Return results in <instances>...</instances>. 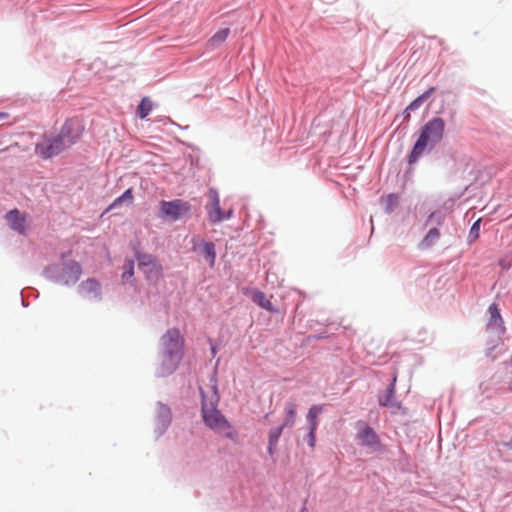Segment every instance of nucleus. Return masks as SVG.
<instances>
[{
  "label": "nucleus",
  "mask_w": 512,
  "mask_h": 512,
  "mask_svg": "<svg viewBox=\"0 0 512 512\" xmlns=\"http://www.w3.org/2000/svg\"><path fill=\"white\" fill-rule=\"evenodd\" d=\"M202 395V417L204 423L218 433H224L231 440L237 439V432L232 429L230 423L217 409L219 395L216 385H211L207 391L200 389Z\"/></svg>",
  "instance_id": "f257e3e1"
},
{
  "label": "nucleus",
  "mask_w": 512,
  "mask_h": 512,
  "mask_svg": "<svg viewBox=\"0 0 512 512\" xmlns=\"http://www.w3.org/2000/svg\"><path fill=\"white\" fill-rule=\"evenodd\" d=\"M444 130L445 122L442 118L435 117L429 120L423 126L420 136L409 154V163H415L427 147L433 148L438 144L443 139Z\"/></svg>",
  "instance_id": "f03ea898"
},
{
  "label": "nucleus",
  "mask_w": 512,
  "mask_h": 512,
  "mask_svg": "<svg viewBox=\"0 0 512 512\" xmlns=\"http://www.w3.org/2000/svg\"><path fill=\"white\" fill-rule=\"evenodd\" d=\"M69 145L65 143L61 134L44 135L42 140L36 144V152L43 158H51L58 155Z\"/></svg>",
  "instance_id": "7ed1b4c3"
},
{
  "label": "nucleus",
  "mask_w": 512,
  "mask_h": 512,
  "mask_svg": "<svg viewBox=\"0 0 512 512\" xmlns=\"http://www.w3.org/2000/svg\"><path fill=\"white\" fill-rule=\"evenodd\" d=\"M160 351L183 358L184 338L178 329H176V328L169 329L161 337Z\"/></svg>",
  "instance_id": "20e7f679"
},
{
  "label": "nucleus",
  "mask_w": 512,
  "mask_h": 512,
  "mask_svg": "<svg viewBox=\"0 0 512 512\" xmlns=\"http://www.w3.org/2000/svg\"><path fill=\"white\" fill-rule=\"evenodd\" d=\"M190 210L188 202L181 199L160 202V217L170 221H177Z\"/></svg>",
  "instance_id": "39448f33"
},
{
  "label": "nucleus",
  "mask_w": 512,
  "mask_h": 512,
  "mask_svg": "<svg viewBox=\"0 0 512 512\" xmlns=\"http://www.w3.org/2000/svg\"><path fill=\"white\" fill-rule=\"evenodd\" d=\"M356 438L361 446L367 447L371 451H376L380 448V439L376 432L364 422L357 423Z\"/></svg>",
  "instance_id": "423d86ee"
},
{
  "label": "nucleus",
  "mask_w": 512,
  "mask_h": 512,
  "mask_svg": "<svg viewBox=\"0 0 512 512\" xmlns=\"http://www.w3.org/2000/svg\"><path fill=\"white\" fill-rule=\"evenodd\" d=\"M83 131L84 125L82 121L77 118H71L64 123L60 130V134L65 140V143L70 147L80 139Z\"/></svg>",
  "instance_id": "0eeeda50"
},
{
  "label": "nucleus",
  "mask_w": 512,
  "mask_h": 512,
  "mask_svg": "<svg viewBox=\"0 0 512 512\" xmlns=\"http://www.w3.org/2000/svg\"><path fill=\"white\" fill-rule=\"evenodd\" d=\"M139 268L144 272L148 279H157L161 276L162 266L154 257L150 254H138L137 255Z\"/></svg>",
  "instance_id": "6e6552de"
},
{
  "label": "nucleus",
  "mask_w": 512,
  "mask_h": 512,
  "mask_svg": "<svg viewBox=\"0 0 512 512\" xmlns=\"http://www.w3.org/2000/svg\"><path fill=\"white\" fill-rule=\"evenodd\" d=\"M81 273L82 269L80 264L70 260L64 264L57 281L62 285L75 284L79 280Z\"/></svg>",
  "instance_id": "1a4fd4ad"
},
{
  "label": "nucleus",
  "mask_w": 512,
  "mask_h": 512,
  "mask_svg": "<svg viewBox=\"0 0 512 512\" xmlns=\"http://www.w3.org/2000/svg\"><path fill=\"white\" fill-rule=\"evenodd\" d=\"M182 358L172 354H167L160 351L159 363L156 368V373L160 377H165L172 374L178 367Z\"/></svg>",
  "instance_id": "9d476101"
},
{
  "label": "nucleus",
  "mask_w": 512,
  "mask_h": 512,
  "mask_svg": "<svg viewBox=\"0 0 512 512\" xmlns=\"http://www.w3.org/2000/svg\"><path fill=\"white\" fill-rule=\"evenodd\" d=\"M210 208L208 210V216L211 222L217 223L224 219H229L232 216V210L230 209L227 213H224L220 207V200L218 193L211 190L209 193Z\"/></svg>",
  "instance_id": "9b49d317"
},
{
  "label": "nucleus",
  "mask_w": 512,
  "mask_h": 512,
  "mask_svg": "<svg viewBox=\"0 0 512 512\" xmlns=\"http://www.w3.org/2000/svg\"><path fill=\"white\" fill-rule=\"evenodd\" d=\"M79 293L86 298L100 299L101 284L94 278H88L79 285Z\"/></svg>",
  "instance_id": "f8f14e48"
},
{
  "label": "nucleus",
  "mask_w": 512,
  "mask_h": 512,
  "mask_svg": "<svg viewBox=\"0 0 512 512\" xmlns=\"http://www.w3.org/2000/svg\"><path fill=\"white\" fill-rule=\"evenodd\" d=\"M322 412L320 406L314 405L310 408L307 418L309 422V433L307 435L308 445L313 449L315 446V432L318 426L317 417Z\"/></svg>",
  "instance_id": "ddd939ff"
},
{
  "label": "nucleus",
  "mask_w": 512,
  "mask_h": 512,
  "mask_svg": "<svg viewBox=\"0 0 512 512\" xmlns=\"http://www.w3.org/2000/svg\"><path fill=\"white\" fill-rule=\"evenodd\" d=\"M6 220L11 229L20 234H24L26 230V216L17 209L11 210L6 214Z\"/></svg>",
  "instance_id": "4468645a"
},
{
  "label": "nucleus",
  "mask_w": 512,
  "mask_h": 512,
  "mask_svg": "<svg viewBox=\"0 0 512 512\" xmlns=\"http://www.w3.org/2000/svg\"><path fill=\"white\" fill-rule=\"evenodd\" d=\"M488 313H489V321L487 324L488 327L493 330L502 332L504 330L503 319L500 315V310H499L497 304L492 303L488 308Z\"/></svg>",
  "instance_id": "2eb2a0df"
},
{
  "label": "nucleus",
  "mask_w": 512,
  "mask_h": 512,
  "mask_svg": "<svg viewBox=\"0 0 512 512\" xmlns=\"http://www.w3.org/2000/svg\"><path fill=\"white\" fill-rule=\"evenodd\" d=\"M251 299L258 304L261 308L272 311L273 307L271 305L270 300L266 297V295L259 290H251L249 293Z\"/></svg>",
  "instance_id": "dca6fc26"
},
{
  "label": "nucleus",
  "mask_w": 512,
  "mask_h": 512,
  "mask_svg": "<svg viewBox=\"0 0 512 512\" xmlns=\"http://www.w3.org/2000/svg\"><path fill=\"white\" fill-rule=\"evenodd\" d=\"M202 250L205 260L208 262L209 266L212 268L216 262V250L215 245L212 242H203Z\"/></svg>",
  "instance_id": "f3484780"
},
{
  "label": "nucleus",
  "mask_w": 512,
  "mask_h": 512,
  "mask_svg": "<svg viewBox=\"0 0 512 512\" xmlns=\"http://www.w3.org/2000/svg\"><path fill=\"white\" fill-rule=\"evenodd\" d=\"M133 199H134V196H133L132 189L129 188L121 196L116 198L112 202V204L108 207L107 210L115 209V208L119 207L120 205H122L123 203H127L128 205H131L133 203Z\"/></svg>",
  "instance_id": "a211bd4d"
},
{
  "label": "nucleus",
  "mask_w": 512,
  "mask_h": 512,
  "mask_svg": "<svg viewBox=\"0 0 512 512\" xmlns=\"http://www.w3.org/2000/svg\"><path fill=\"white\" fill-rule=\"evenodd\" d=\"M435 91L434 87H430L427 91H425L423 94L418 96L415 100H413L408 107L406 108V112L408 111H415L417 110L425 100H427L430 95Z\"/></svg>",
  "instance_id": "6ab92c4d"
},
{
  "label": "nucleus",
  "mask_w": 512,
  "mask_h": 512,
  "mask_svg": "<svg viewBox=\"0 0 512 512\" xmlns=\"http://www.w3.org/2000/svg\"><path fill=\"white\" fill-rule=\"evenodd\" d=\"M229 34H230V29L229 28H223V29L217 31L210 38V40L208 42L210 47L215 48V47L219 46L220 44H222L227 39Z\"/></svg>",
  "instance_id": "aec40b11"
},
{
  "label": "nucleus",
  "mask_w": 512,
  "mask_h": 512,
  "mask_svg": "<svg viewBox=\"0 0 512 512\" xmlns=\"http://www.w3.org/2000/svg\"><path fill=\"white\" fill-rule=\"evenodd\" d=\"M440 238V232L437 228H432L421 242L422 247L428 248L432 246Z\"/></svg>",
  "instance_id": "412c9836"
},
{
  "label": "nucleus",
  "mask_w": 512,
  "mask_h": 512,
  "mask_svg": "<svg viewBox=\"0 0 512 512\" xmlns=\"http://www.w3.org/2000/svg\"><path fill=\"white\" fill-rule=\"evenodd\" d=\"M151 110H152V102H151V100L149 98H147V97H144L141 100V102H140V104H139V106L137 108L138 116L141 119H143V118H145L146 116L149 115Z\"/></svg>",
  "instance_id": "4be33fe9"
},
{
  "label": "nucleus",
  "mask_w": 512,
  "mask_h": 512,
  "mask_svg": "<svg viewBox=\"0 0 512 512\" xmlns=\"http://www.w3.org/2000/svg\"><path fill=\"white\" fill-rule=\"evenodd\" d=\"M393 395H394V384H391L390 387L387 389L386 394L379 398L380 405L386 406V407L395 406L396 403L393 400Z\"/></svg>",
  "instance_id": "5701e85b"
},
{
  "label": "nucleus",
  "mask_w": 512,
  "mask_h": 512,
  "mask_svg": "<svg viewBox=\"0 0 512 512\" xmlns=\"http://www.w3.org/2000/svg\"><path fill=\"white\" fill-rule=\"evenodd\" d=\"M171 412L170 409L165 405L159 406V421L166 427L170 423Z\"/></svg>",
  "instance_id": "b1692460"
},
{
  "label": "nucleus",
  "mask_w": 512,
  "mask_h": 512,
  "mask_svg": "<svg viewBox=\"0 0 512 512\" xmlns=\"http://www.w3.org/2000/svg\"><path fill=\"white\" fill-rule=\"evenodd\" d=\"M283 426L272 429L269 436V453L272 454L273 446L276 444L279 436L281 435Z\"/></svg>",
  "instance_id": "393cba45"
},
{
  "label": "nucleus",
  "mask_w": 512,
  "mask_h": 512,
  "mask_svg": "<svg viewBox=\"0 0 512 512\" xmlns=\"http://www.w3.org/2000/svg\"><path fill=\"white\" fill-rule=\"evenodd\" d=\"M124 271L122 274L123 280H128L134 275V261L133 260H126L124 263Z\"/></svg>",
  "instance_id": "a878e982"
},
{
  "label": "nucleus",
  "mask_w": 512,
  "mask_h": 512,
  "mask_svg": "<svg viewBox=\"0 0 512 512\" xmlns=\"http://www.w3.org/2000/svg\"><path fill=\"white\" fill-rule=\"evenodd\" d=\"M444 214L438 211L432 212L429 216V221H435L438 225L442 224L444 221Z\"/></svg>",
  "instance_id": "bb28decb"
},
{
  "label": "nucleus",
  "mask_w": 512,
  "mask_h": 512,
  "mask_svg": "<svg viewBox=\"0 0 512 512\" xmlns=\"http://www.w3.org/2000/svg\"><path fill=\"white\" fill-rule=\"evenodd\" d=\"M386 201H387V209L389 211H392L393 210V207L397 204V197L395 195H388L387 198H386Z\"/></svg>",
  "instance_id": "cd10ccee"
},
{
  "label": "nucleus",
  "mask_w": 512,
  "mask_h": 512,
  "mask_svg": "<svg viewBox=\"0 0 512 512\" xmlns=\"http://www.w3.org/2000/svg\"><path fill=\"white\" fill-rule=\"evenodd\" d=\"M478 228H479V220H478V221H476V222L473 224V226H472V228H471V231L477 230Z\"/></svg>",
  "instance_id": "c85d7f7f"
},
{
  "label": "nucleus",
  "mask_w": 512,
  "mask_h": 512,
  "mask_svg": "<svg viewBox=\"0 0 512 512\" xmlns=\"http://www.w3.org/2000/svg\"><path fill=\"white\" fill-rule=\"evenodd\" d=\"M7 117H8V114H7V113H5V112H1V113H0V120L5 119V118H7Z\"/></svg>",
  "instance_id": "c756f323"
},
{
  "label": "nucleus",
  "mask_w": 512,
  "mask_h": 512,
  "mask_svg": "<svg viewBox=\"0 0 512 512\" xmlns=\"http://www.w3.org/2000/svg\"><path fill=\"white\" fill-rule=\"evenodd\" d=\"M301 512H307V510H306L305 508H303V509L301 510Z\"/></svg>",
  "instance_id": "7c9ffc66"
}]
</instances>
